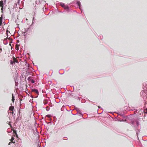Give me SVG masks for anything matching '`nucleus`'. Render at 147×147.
I'll return each mask as SVG.
<instances>
[{
	"label": "nucleus",
	"instance_id": "f257e3e1",
	"mask_svg": "<svg viewBox=\"0 0 147 147\" xmlns=\"http://www.w3.org/2000/svg\"><path fill=\"white\" fill-rule=\"evenodd\" d=\"M32 92H34L35 93H36L38 95V90L37 89H32Z\"/></svg>",
	"mask_w": 147,
	"mask_h": 147
},
{
	"label": "nucleus",
	"instance_id": "f03ea898",
	"mask_svg": "<svg viewBox=\"0 0 147 147\" xmlns=\"http://www.w3.org/2000/svg\"><path fill=\"white\" fill-rule=\"evenodd\" d=\"M77 4L78 6L79 7L80 9H81L80 6L81 5V4L80 2L79 1H78L77 2Z\"/></svg>",
	"mask_w": 147,
	"mask_h": 147
},
{
	"label": "nucleus",
	"instance_id": "7ed1b4c3",
	"mask_svg": "<svg viewBox=\"0 0 147 147\" xmlns=\"http://www.w3.org/2000/svg\"><path fill=\"white\" fill-rule=\"evenodd\" d=\"M3 1H0V6L2 7V8L1 9V10L2 11H3Z\"/></svg>",
	"mask_w": 147,
	"mask_h": 147
},
{
	"label": "nucleus",
	"instance_id": "20e7f679",
	"mask_svg": "<svg viewBox=\"0 0 147 147\" xmlns=\"http://www.w3.org/2000/svg\"><path fill=\"white\" fill-rule=\"evenodd\" d=\"M14 96H13V94H12V101L13 102H14L15 99Z\"/></svg>",
	"mask_w": 147,
	"mask_h": 147
},
{
	"label": "nucleus",
	"instance_id": "39448f33",
	"mask_svg": "<svg viewBox=\"0 0 147 147\" xmlns=\"http://www.w3.org/2000/svg\"><path fill=\"white\" fill-rule=\"evenodd\" d=\"M14 108V107L13 106H11L9 107V109L10 111H13V110Z\"/></svg>",
	"mask_w": 147,
	"mask_h": 147
},
{
	"label": "nucleus",
	"instance_id": "423d86ee",
	"mask_svg": "<svg viewBox=\"0 0 147 147\" xmlns=\"http://www.w3.org/2000/svg\"><path fill=\"white\" fill-rule=\"evenodd\" d=\"M138 120H139V119L136 120V125L137 126H138L139 124V122L138 121Z\"/></svg>",
	"mask_w": 147,
	"mask_h": 147
},
{
	"label": "nucleus",
	"instance_id": "0eeeda50",
	"mask_svg": "<svg viewBox=\"0 0 147 147\" xmlns=\"http://www.w3.org/2000/svg\"><path fill=\"white\" fill-rule=\"evenodd\" d=\"M63 8H64L65 9H67L68 10L69 9V7L67 5H65Z\"/></svg>",
	"mask_w": 147,
	"mask_h": 147
},
{
	"label": "nucleus",
	"instance_id": "6e6552de",
	"mask_svg": "<svg viewBox=\"0 0 147 147\" xmlns=\"http://www.w3.org/2000/svg\"><path fill=\"white\" fill-rule=\"evenodd\" d=\"M60 5L63 7L65 6V5L64 3H60Z\"/></svg>",
	"mask_w": 147,
	"mask_h": 147
},
{
	"label": "nucleus",
	"instance_id": "1a4fd4ad",
	"mask_svg": "<svg viewBox=\"0 0 147 147\" xmlns=\"http://www.w3.org/2000/svg\"><path fill=\"white\" fill-rule=\"evenodd\" d=\"M75 109L78 112H80V111L79 110V108H78L77 107H76V108L75 107Z\"/></svg>",
	"mask_w": 147,
	"mask_h": 147
},
{
	"label": "nucleus",
	"instance_id": "9d476101",
	"mask_svg": "<svg viewBox=\"0 0 147 147\" xmlns=\"http://www.w3.org/2000/svg\"><path fill=\"white\" fill-rule=\"evenodd\" d=\"M36 20V19L34 18V17L33 18V20H32V24H33L34 22H35Z\"/></svg>",
	"mask_w": 147,
	"mask_h": 147
},
{
	"label": "nucleus",
	"instance_id": "9b49d317",
	"mask_svg": "<svg viewBox=\"0 0 147 147\" xmlns=\"http://www.w3.org/2000/svg\"><path fill=\"white\" fill-rule=\"evenodd\" d=\"M14 61H11L10 63L11 65H13V63H14Z\"/></svg>",
	"mask_w": 147,
	"mask_h": 147
},
{
	"label": "nucleus",
	"instance_id": "f8f14e48",
	"mask_svg": "<svg viewBox=\"0 0 147 147\" xmlns=\"http://www.w3.org/2000/svg\"><path fill=\"white\" fill-rule=\"evenodd\" d=\"M14 138L13 137H12L11 139L10 140L11 141H13L14 140Z\"/></svg>",
	"mask_w": 147,
	"mask_h": 147
},
{
	"label": "nucleus",
	"instance_id": "ddd939ff",
	"mask_svg": "<svg viewBox=\"0 0 147 147\" xmlns=\"http://www.w3.org/2000/svg\"><path fill=\"white\" fill-rule=\"evenodd\" d=\"M31 82L32 83H34V81L33 80H31Z\"/></svg>",
	"mask_w": 147,
	"mask_h": 147
},
{
	"label": "nucleus",
	"instance_id": "4468645a",
	"mask_svg": "<svg viewBox=\"0 0 147 147\" xmlns=\"http://www.w3.org/2000/svg\"><path fill=\"white\" fill-rule=\"evenodd\" d=\"M28 81H30L31 80V77H29L28 78Z\"/></svg>",
	"mask_w": 147,
	"mask_h": 147
},
{
	"label": "nucleus",
	"instance_id": "2eb2a0df",
	"mask_svg": "<svg viewBox=\"0 0 147 147\" xmlns=\"http://www.w3.org/2000/svg\"><path fill=\"white\" fill-rule=\"evenodd\" d=\"M14 62V63L15 62H18V61H17V60L15 59H14V61H13Z\"/></svg>",
	"mask_w": 147,
	"mask_h": 147
},
{
	"label": "nucleus",
	"instance_id": "dca6fc26",
	"mask_svg": "<svg viewBox=\"0 0 147 147\" xmlns=\"http://www.w3.org/2000/svg\"><path fill=\"white\" fill-rule=\"evenodd\" d=\"M141 111V112L142 113V114H143V113L142 112H144V111L142 109Z\"/></svg>",
	"mask_w": 147,
	"mask_h": 147
},
{
	"label": "nucleus",
	"instance_id": "f3484780",
	"mask_svg": "<svg viewBox=\"0 0 147 147\" xmlns=\"http://www.w3.org/2000/svg\"><path fill=\"white\" fill-rule=\"evenodd\" d=\"M46 116H47V117H50V115H46Z\"/></svg>",
	"mask_w": 147,
	"mask_h": 147
},
{
	"label": "nucleus",
	"instance_id": "a211bd4d",
	"mask_svg": "<svg viewBox=\"0 0 147 147\" xmlns=\"http://www.w3.org/2000/svg\"><path fill=\"white\" fill-rule=\"evenodd\" d=\"M11 143H12L11 142H10L9 143L8 145H10V144H11Z\"/></svg>",
	"mask_w": 147,
	"mask_h": 147
},
{
	"label": "nucleus",
	"instance_id": "6ab92c4d",
	"mask_svg": "<svg viewBox=\"0 0 147 147\" xmlns=\"http://www.w3.org/2000/svg\"><path fill=\"white\" fill-rule=\"evenodd\" d=\"M20 111H18V113L19 114V115H20Z\"/></svg>",
	"mask_w": 147,
	"mask_h": 147
},
{
	"label": "nucleus",
	"instance_id": "aec40b11",
	"mask_svg": "<svg viewBox=\"0 0 147 147\" xmlns=\"http://www.w3.org/2000/svg\"><path fill=\"white\" fill-rule=\"evenodd\" d=\"M79 115L80 116H82L83 115L82 114L80 113Z\"/></svg>",
	"mask_w": 147,
	"mask_h": 147
},
{
	"label": "nucleus",
	"instance_id": "412c9836",
	"mask_svg": "<svg viewBox=\"0 0 147 147\" xmlns=\"http://www.w3.org/2000/svg\"><path fill=\"white\" fill-rule=\"evenodd\" d=\"M132 124H133L134 123V121H131V123Z\"/></svg>",
	"mask_w": 147,
	"mask_h": 147
},
{
	"label": "nucleus",
	"instance_id": "4be33fe9",
	"mask_svg": "<svg viewBox=\"0 0 147 147\" xmlns=\"http://www.w3.org/2000/svg\"><path fill=\"white\" fill-rule=\"evenodd\" d=\"M7 40V39H4V41H5L6 40Z\"/></svg>",
	"mask_w": 147,
	"mask_h": 147
},
{
	"label": "nucleus",
	"instance_id": "5701e85b",
	"mask_svg": "<svg viewBox=\"0 0 147 147\" xmlns=\"http://www.w3.org/2000/svg\"><path fill=\"white\" fill-rule=\"evenodd\" d=\"M11 142H12V143H15V142H13V141H12Z\"/></svg>",
	"mask_w": 147,
	"mask_h": 147
},
{
	"label": "nucleus",
	"instance_id": "b1692460",
	"mask_svg": "<svg viewBox=\"0 0 147 147\" xmlns=\"http://www.w3.org/2000/svg\"><path fill=\"white\" fill-rule=\"evenodd\" d=\"M18 3L19 4L20 3V0H18Z\"/></svg>",
	"mask_w": 147,
	"mask_h": 147
},
{
	"label": "nucleus",
	"instance_id": "393cba45",
	"mask_svg": "<svg viewBox=\"0 0 147 147\" xmlns=\"http://www.w3.org/2000/svg\"><path fill=\"white\" fill-rule=\"evenodd\" d=\"M7 43H4V44H5V45H7Z\"/></svg>",
	"mask_w": 147,
	"mask_h": 147
},
{
	"label": "nucleus",
	"instance_id": "a878e982",
	"mask_svg": "<svg viewBox=\"0 0 147 147\" xmlns=\"http://www.w3.org/2000/svg\"><path fill=\"white\" fill-rule=\"evenodd\" d=\"M119 121H123V120H119Z\"/></svg>",
	"mask_w": 147,
	"mask_h": 147
},
{
	"label": "nucleus",
	"instance_id": "bb28decb",
	"mask_svg": "<svg viewBox=\"0 0 147 147\" xmlns=\"http://www.w3.org/2000/svg\"><path fill=\"white\" fill-rule=\"evenodd\" d=\"M10 113H11L12 114L13 113V112L12 111Z\"/></svg>",
	"mask_w": 147,
	"mask_h": 147
},
{
	"label": "nucleus",
	"instance_id": "cd10ccee",
	"mask_svg": "<svg viewBox=\"0 0 147 147\" xmlns=\"http://www.w3.org/2000/svg\"><path fill=\"white\" fill-rule=\"evenodd\" d=\"M146 110L147 111V112L146 113H147V108L146 109Z\"/></svg>",
	"mask_w": 147,
	"mask_h": 147
},
{
	"label": "nucleus",
	"instance_id": "c85d7f7f",
	"mask_svg": "<svg viewBox=\"0 0 147 147\" xmlns=\"http://www.w3.org/2000/svg\"><path fill=\"white\" fill-rule=\"evenodd\" d=\"M98 107L99 108H100V106H98Z\"/></svg>",
	"mask_w": 147,
	"mask_h": 147
},
{
	"label": "nucleus",
	"instance_id": "c756f323",
	"mask_svg": "<svg viewBox=\"0 0 147 147\" xmlns=\"http://www.w3.org/2000/svg\"><path fill=\"white\" fill-rule=\"evenodd\" d=\"M119 115H121V114H119Z\"/></svg>",
	"mask_w": 147,
	"mask_h": 147
},
{
	"label": "nucleus",
	"instance_id": "7c9ffc66",
	"mask_svg": "<svg viewBox=\"0 0 147 147\" xmlns=\"http://www.w3.org/2000/svg\"><path fill=\"white\" fill-rule=\"evenodd\" d=\"M9 45H10V46H11V43H10Z\"/></svg>",
	"mask_w": 147,
	"mask_h": 147
},
{
	"label": "nucleus",
	"instance_id": "2f4dec72",
	"mask_svg": "<svg viewBox=\"0 0 147 147\" xmlns=\"http://www.w3.org/2000/svg\"><path fill=\"white\" fill-rule=\"evenodd\" d=\"M16 84H16V83H15V85H16Z\"/></svg>",
	"mask_w": 147,
	"mask_h": 147
},
{
	"label": "nucleus",
	"instance_id": "473e14b6",
	"mask_svg": "<svg viewBox=\"0 0 147 147\" xmlns=\"http://www.w3.org/2000/svg\"><path fill=\"white\" fill-rule=\"evenodd\" d=\"M16 84H16V83H15V85H16Z\"/></svg>",
	"mask_w": 147,
	"mask_h": 147
},
{
	"label": "nucleus",
	"instance_id": "72a5a7b5",
	"mask_svg": "<svg viewBox=\"0 0 147 147\" xmlns=\"http://www.w3.org/2000/svg\"><path fill=\"white\" fill-rule=\"evenodd\" d=\"M9 125H10V126H11V125H10V124H9Z\"/></svg>",
	"mask_w": 147,
	"mask_h": 147
},
{
	"label": "nucleus",
	"instance_id": "f704fd0d",
	"mask_svg": "<svg viewBox=\"0 0 147 147\" xmlns=\"http://www.w3.org/2000/svg\"><path fill=\"white\" fill-rule=\"evenodd\" d=\"M8 30H7V32H8Z\"/></svg>",
	"mask_w": 147,
	"mask_h": 147
},
{
	"label": "nucleus",
	"instance_id": "c9c22d12",
	"mask_svg": "<svg viewBox=\"0 0 147 147\" xmlns=\"http://www.w3.org/2000/svg\"><path fill=\"white\" fill-rule=\"evenodd\" d=\"M12 41H11V42H10V43H12Z\"/></svg>",
	"mask_w": 147,
	"mask_h": 147
},
{
	"label": "nucleus",
	"instance_id": "e433bc0d",
	"mask_svg": "<svg viewBox=\"0 0 147 147\" xmlns=\"http://www.w3.org/2000/svg\"><path fill=\"white\" fill-rule=\"evenodd\" d=\"M140 115H141V113H140Z\"/></svg>",
	"mask_w": 147,
	"mask_h": 147
}]
</instances>
